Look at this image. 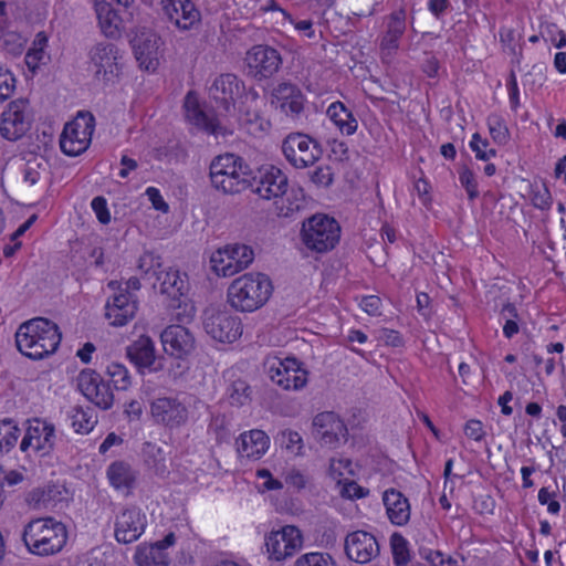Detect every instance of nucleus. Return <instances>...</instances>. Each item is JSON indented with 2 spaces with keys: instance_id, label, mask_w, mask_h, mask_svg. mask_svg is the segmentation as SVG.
Listing matches in <instances>:
<instances>
[{
  "instance_id": "f257e3e1",
  "label": "nucleus",
  "mask_w": 566,
  "mask_h": 566,
  "mask_svg": "<svg viewBox=\"0 0 566 566\" xmlns=\"http://www.w3.org/2000/svg\"><path fill=\"white\" fill-rule=\"evenodd\" d=\"M61 339L57 325L44 317L29 319L22 323L15 332L19 352L32 359H42L54 353Z\"/></svg>"
},
{
  "instance_id": "f03ea898",
  "label": "nucleus",
  "mask_w": 566,
  "mask_h": 566,
  "mask_svg": "<svg viewBox=\"0 0 566 566\" xmlns=\"http://www.w3.org/2000/svg\"><path fill=\"white\" fill-rule=\"evenodd\" d=\"M21 539L30 554L52 556L66 545L67 530L53 517L33 518L24 525Z\"/></svg>"
},
{
  "instance_id": "7ed1b4c3",
  "label": "nucleus",
  "mask_w": 566,
  "mask_h": 566,
  "mask_svg": "<svg viewBox=\"0 0 566 566\" xmlns=\"http://www.w3.org/2000/svg\"><path fill=\"white\" fill-rule=\"evenodd\" d=\"M273 291L270 277L263 273H245L231 282L228 302L239 312L251 313L261 308Z\"/></svg>"
},
{
  "instance_id": "20e7f679",
  "label": "nucleus",
  "mask_w": 566,
  "mask_h": 566,
  "mask_svg": "<svg viewBox=\"0 0 566 566\" xmlns=\"http://www.w3.org/2000/svg\"><path fill=\"white\" fill-rule=\"evenodd\" d=\"M251 170L243 159L233 154L216 157L210 164V181L223 193H239L250 186Z\"/></svg>"
},
{
  "instance_id": "39448f33",
  "label": "nucleus",
  "mask_w": 566,
  "mask_h": 566,
  "mask_svg": "<svg viewBox=\"0 0 566 566\" xmlns=\"http://www.w3.org/2000/svg\"><path fill=\"white\" fill-rule=\"evenodd\" d=\"M254 193L265 200L280 199L276 201L277 216L290 217L293 212L300 209L297 203H290L284 206L283 196L287 191L289 179L287 176L279 168L274 166L262 167L258 172L252 176L250 175V186Z\"/></svg>"
},
{
  "instance_id": "423d86ee",
  "label": "nucleus",
  "mask_w": 566,
  "mask_h": 566,
  "mask_svg": "<svg viewBox=\"0 0 566 566\" xmlns=\"http://www.w3.org/2000/svg\"><path fill=\"white\" fill-rule=\"evenodd\" d=\"M150 416L159 426L169 430L179 429L190 419L189 405L181 394L160 395L150 402Z\"/></svg>"
},
{
  "instance_id": "0eeeda50",
  "label": "nucleus",
  "mask_w": 566,
  "mask_h": 566,
  "mask_svg": "<svg viewBox=\"0 0 566 566\" xmlns=\"http://www.w3.org/2000/svg\"><path fill=\"white\" fill-rule=\"evenodd\" d=\"M302 237L306 248L324 253L334 249L338 243L340 227L333 218L315 214L303 223Z\"/></svg>"
},
{
  "instance_id": "6e6552de",
  "label": "nucleus",
  "mask_w": 566,
  "mask_h": 566,
  "mask_svg": "<svg viewBox=\"0 0 566 566\" xmlns=\"http://www.w3.org/2000/svg\"><path fill=\"white\" fill-rule=\"evenodd\" d=\"M281 148L285 159L296 169L313 166L323 154L318 142L303 133L289 134Z\"/></svg>"
},
{
  "instance_id": "1a4fd4ad",
  "label": "nucleus",
  "mask_w": 566,
  "mask_h": 566,
  "mask_svg": "<svg viewBox=\"0 0 566 566\" xmlns=\"http://www.w3.org/2000/svg\"><path fill=\"white\" fill-rule=\"evenodd\" d=\"M90 66L94 78L104 84L114 83L122 72L119 49L108 42L95 44L88 53Z\"/></svg>"
},
{
  "instance_id": "9d476101",
  "label": "nucleus",
  "mask_w": 566,
  "mask_h": 566,
  "mask_svg": "<svg viewBox=\"0 0 566 566\" xmlns=\"http://www.w3.org/2000/svg\"><path fill=\"white\" fill-rule=\"evenodd\" d=\"M202 325L206 333L220 343H233L242 335L241 319L228 311L207 308Z\"/></svg>"
},
{
  "instance_id": "9b49d317",
  "label": "nucleus",
  "mask_w": 566,
  "mask_h": 566,
  "mask_svg": "<svg viewBox=\"0 0 566 566\" xmlns=\"http://www.w3.org/2000/svg\"><path fill=\"white\" fill-rule=\"evenodd\" d=\"M253 250L245 244L227 245L210 258L211 269L221 276H232L247 269L253 261Z\"/></svg>"
},
{
  "instance_id": "f8f14e48",
  "label": "nucleus",
  "mask_w": 566,
  "mask_h": 566,
  "mask_svg": "<svg viewBox=\"0 0 566 566\" xmlns=\"http://www.w3.org/2000/svg\"><path fill=\"white\" fill-rule=\"evenodd\" d=\"M283 63L277 50L269 45H254L245 55L248 75L255 81H264L273 77Z\"/></svg>"
},
{
  "instance_id": "ddd939ff",
  "label": "nucleus",
  "mask_w": 566,
  "mask_h": 566,
  "mask_svg": "<svg viewBox=\"0 0 566 566\" xmlns=\"http://www.w3.org/2000/svg\"><path fill=\"white\" fill-rule=\"evenodd\" d=\"M107 286L114 291V294L106 302L105 317L112 326H124L136 315L137 298L132 292L122 290L116 281H111Z\"/></svg>"
},
{
  "instance_id": "4468645a",
  "label": "nucleus",
  "mask_w": 566,
  "mask_h": 566,
  "mask_svg": "<svg viewBox=\"0 0 566 566\" xmlns=\"http://www.w3.org/2000/svg\"><path fill=\"white\" fill-rule=\"evenodd\" d=\"M93 116L80 115L67 123L60 138L61 150L67 156H77L85 151L94 130Z\"/></svg>"
},
{
  "instance_id": "2eb2a0df",
  "label": "nucleus",
  "mask_w": 566,
  "mask_h": 566,
  "mask_svg": "<svg viewBox=\"0 0 566 566\" xmlns=\"http://www.w3.org/2000/svg\"><path fill=\"white\" fill-rule=\"evenodd\" d=\"M302 533L293 525H285L265 536V547L269 557L277 562L293 556L302 548Z\"/></svg>"
},
{
  "instance_id": "dca6fc26",
  "label": "nucleus",
  "mask_w": 566,
  "mask_h": 566,
  "mask_svg": "<svg viewBox=\"0 0 566 566\" xmlns=\"http://www.w3.org/2000/svg\"><path fill=\"white\" fill-rule=\"evenodd\" d=\"M313 437L321 446L336 448L347 441L348 430L344 421L333 411H324L313 419Z\"/></svg>"
},
{
  "instance_id": "f3484780",
  "label": "nucleus",
  "mask_w": 566,
  "mask_h": 566,
  "mask_svg": "<svg viewBox=\"0 0 566 566\" xmlns=\"http://www.w3.org/2000/svg\"><path fill=\"white\" fill-rule=\"evenodd\" d=\"M270 379L285 390H298L307 382V371L300 367L295 358H273L269 360Z\"/></svg>"
},
{
  "instance_id": "a211bd4d",
  "label": "nucleus",
  "mask_w": 566,
  "mask_h": 566,
  "mask_svg": "<svg viewBox=\"0 0 566 566\" xmlns=\"http://www.w3.org/2000/svg\"><path fill=\"white\" fill-rule=\"evenodd\" d=\"M146 526L147 516L139 507H124L115 516V539L120 544L134 543L144 534Z\"/></svg>"
},
{
  "instance_id": "6ab92c4d",
  "label": "nucleus",
  "mask_w": 566,
  "mask_h": 566,
  "mask_svg": "<svg viewBox=\"0 0 566 566\" xmlns=\"http://www.w3.org/2000/svg\"><path fill=\"white\" fill-rule=\"evenodd\" d=\"M30 126L28 102L21 98L12 101L1 115V136L8 140H18L30 129Z\"/></svg>"
},
{
  "instance_id": "aec40b11",
  "label": "nucleus",
  "mask_w": 566,
  "mask_h": 566,
  "mask_svg": "<svg viewBox=\"0 0 566 566\" xmlns=\"http://www.w3.org/2000/svg\"><path fill=\"white\" fill-rule=\"evenodd\" d=\"M77 388L94 405L101 409H109L114 395L107 382L93 369H84L77 376Z\"/></svg>"
},
{
  "instance_id": "412c9836",
  "label": "nucleus",
  "mask_w": 566,
  "mask_h": 566,
  "mask_svg": "<svg viewBox=\"0 0 566 566\" xmlns=\"http://www.w3.org/2000/svg\"><path fill=\"white\" fill-rule=\"evenodd\" d=\"M160 38L148 28H137L130 40L133 51L139 66L146 71H155L158 66V49Z\"/></svg>"
},
{
  "instance_id": "4be33fe9",
  "label": "nucleus",
  "mask_w": 566,
  "mask_h": 566,
  "mask_svg": "<svg viewBox=\"0 0 566 566\" xmlns=\"http://www.w3.org/2000/svg\"><path fill=\"white\" fill-rule=\"evenodd\" d=\"M271 104L284 115L297 118L304 111L305 96L291 82H281L271 91Z\"/></svg>"
},
{
  "instance_id": "5701e85b",
  "label": "nucleus",
  "mask_w": 566,
  "mask_h": 566,
  "mask_svg": "<svg viewBox=\"0 0 566 566\" xmlns=\"http://www.w3.org/2000/svg\"><path fill=\"white\" fill-rule=\"evenodd\" d=\"M344 546L347 557L358 564L369 563L379 555L376 537L365 531L349 533L345 538Z\"/></svg>"
},
{
  "instance_id": "b1692460",
  "label": "nucleus",
  "mask_w": 566,
  "mask_h": 566,
  "mask_svg": "<svg viewBox=\"0 0 566 566\" xmlns=\"http://www.w3.org/2000/svg\"><path fill=\"white\" fill-rule=\"evenodd\" d=\"M165 352L176 358L188 356L196 346L193 334L185 326L170 325L160 334Z\"/></svg>"
},
{
  "instance_id": "393cba45",
  "label": "nucleus",
  "mask_w": 566,
  "mask_h": 566,
  "mask_svg": "<svg viewBox=\"0 0 566 566\" xmlns=\"http://www.w3.org/2000/svg\"><path fill=\"white\" fill-rule=\"evenodd\" d=\"M161 8L167 19L181 31L200 22V12L191 0H161Z\"/></svg>"
},
{
  "instance_id": "a878e982",
  "label": "nucleus",
  "mask_w": 566,
  "mask_h": 566,
  "mask_svg": "<svg viewBox=\"0 0 566 566\" xmlns=\"http://www.w3.org/2000/svg\"><path fill=\"white\" fill-rule=\"evenodd\" d=\"M55 434L53 424L33 419L30 421L27 432L21 441L20 449L27 451L32 447L36 451H42L44 454L50 452L54 447Z\"/></svg>"
},
{
  "instance_id": "bb28decb",
  "label": "nucleus",
  "mask_w": 566,
  "mask_h": 566,
  "mask_svg": "<svg viewBox=\"0 0 566 566\" xmlns=\"http://www.w3.org/2000/svg\"><path fill=\"white\" fill-rule=\"evenodd\" d=\"M175 535L169 533L163 541L150 545H139L134 559L138 566H169L170 558L166 552L167 547L175 543Z\"/></svg>"
},
{
  "instance_id": "cd10ccee",
  "label": "nucleus",
  "mask_w": 566,
  "mask_h": 566,
  "mask_svg": "<svg viewBox=\"0 0 566 566\" xmlns=\"http://www.w3.org/2000/svg\"><path fill=\"white\" fill-rule=\"evenodd\" d=\"M406 31V12L403 9L388 15L386 33L380 41L382 59H390L399 48V40Z\"/></svg>"
},
{
  "instance_id": "c85d7f7f",
  "label": "nucleus",
  "mask_w": 566,
  "mask_h": 566,
  "mask_svg": "<svg viewBox=\"0 0 566 566\" xmlns=\"http://www.w3.org/2000/svg\"><path fill=\"white\" fill-rule=\"evenodd\" d=\"M270 447V438L259 429H253L240 434L237 440V452L240 458L258 460L265 454Z\"/></svg>"
},
{
  "instance_id": "c756f323",
  "label": "nucleus",
  "mask_w": 566,
  "mask_h": 566,
  "mask_svg": "<svg viewBox=\"0 0 566 566\" xmlns=\"http://www.w3.org/2000/svg\"><path fill=\"white\" fill-rule=\"evenodd\" d=\"M243 83L234 74H221L218 76L211 88V96L223 104L226 111L229 109L230 105L241 96L243 92Z\"/></svg>"
},
{
  "instance_id": "7c9ffc66",
  "label": "nucleus",
  "mask_w": 566,
  "mask_h": 566,
  "mask_svg": "<svg viewBox=\"0 0 566 566\" xmlns=\"http://www.w3.org/2000/svg\"><path fill=\"white\" fill-rule=\"evenodd\" d=\"M382 502L389 521L397 526L406 525L410 520L409 500L398 490L388 489L382 494Z\"/></svg>"
},
{
  "instance_id": "2f4dec72",
  "label": "nucleus",
  "mask_w": 566,
  "mask_h": 566,
  "mask_svg": "<svg viewBox=\"0 0 566 566\" xmlns=\"http://www.w3.org/2000/svg\"><path fill=\"white\" fill-rule=\"evenodd\" d=\"M186 118L191 124L205 129L209 134L224 135L222 127L213 118H209L199 107L197 99L191 95L187 94L185 101Z\"/></svg>"
},
{
  "instance_id": "473e14b6",
  "label": "nucleus",
  "mask_w": 566,
  "mask_h": 566,
  "mask_svg": "<svg viewBox=\"0 0 566 566\" xmlns=\"http://www.w3.org/2000/svg\"><path fill=\"white\" fill-rule=\"evenodd\" d=\"M127 356L139 369L149 368L155 363V346L150 337L142 335L127 347Z\"/></svg>"
},
{
  "instance_id": "72a5a7b5",
  "label": "nucleus",
  "mask_w": 566,
  "mask_h": 566,
  "mask_svg": "<svg viewBox=\"0 0 566 566\" xmlns=\"http://www.w3.org/2000/svg\"><path fill=\"white\" fill-rule=\"evenodd\" d=\"M326 114L343 135L350 136L357 130V119L342 102L332 103Z\"/></svg>"
},
{
  "instance_id": "f704fd0d",
  "label": "nucleus",
  "mask_w": 566,
  "mask_h": 566,
  "mask_svg": "<svg viewBox=\"0 0 566 566\" xmlns=\"http://www.w3.org/2000/svg\"><path fill=\"white\" fill-rule=\"evenodd\" d=\"M157 283L159 284V291L163 294H167L172 298H176L178 295H182L185 282L180 277L178 270L171 268L166 271L161 270L159 274H157L154 287L157 286Z\"/></svg>"
},
{
  "instance_id": "c9c22d12",
  "label": "nucleus",
  "mask_w": 566,
  "mask_h": 566,
  "mask_svg": "<svg viewBox=\"0 0 566 566\" xmlns=\"http://www.w3.org/2000/svg\"><path fill=\"white\" fill-rule=\"evenodd\" d=\"M95 11L102 32L108 38L116 36L120 18L112 6L105 1H99L95 4Z\"/></svg>"
},
{
  "instance_id": "e433bc0d",
  "label": "nucleus",
  "mask_w": 566,
  "mask_h": 566,
  "mask_svg": "<svg viewBox=\"0 0 566 566\" xmlns=\"http://www.w3.org/2000/svg\"><path fill=\"white\" fill-rule=\"evenodd\" d=\"M107 476L111 484L119 489H130L136 480V474L129 464L119 461L114 462L108 467Z\"/></svg>"
},
{
  "instance_id": "4c0bfd02",
  "label": "nucleus",
  "mask_w": 566,
  "mask_h": 566,
  "mask_svg": "<svg viewBox=\"0 0 566 566\" xmlns=\"http://www.w3.org/2000/svg\"><path fill=\"white\" fill-rule=\"evenodd\" d=\"M71 426L77 433H88L97 423V417L93 409L74 407L70 413Z\"/></svg>"
},
{
  "instance_id": "58836bf2",
  "label": "nucleus",
  "mask_w": 566,
  "mask_h": 566,
  "mask_svg": "<svg viewBox=\"0 0 566 566\" xmlns=\"http://www.w3.org/2000/svg\"><path fill=\"white\" fill-rule=\"evenodd\" d=\"M20 429L11 419L0 421V454L8 453L18 442Z\"/></svg>"
},
{
  "instance_id": "ea45409f",
  "label": "nucleus",
  "mask_w": 566,
  "mask_h": 566,
  "mask_svg": "<svg viewBox=\"0 0 566 566\" xmlns=\"http://www.w3.org/2000/svg\"><path fill=\"white\" fill-rule=\"evenodd\" d=\"M230 403L244 406L251 399V387L243 379H237L228 388Z\"/></svg>"
},
{
  "instance_id": "a19ab883",
  "label": "nucleus",
  "mask_w": 566,
  "mask_h": 566,
  "mask_svg": "<svg viewBox=\"0 0 566 566\" xmlns=\"http://www.w3.org/2000/svg\"><path fill=\"white\" fill-rule=\"evenodd\" d=\"M106 373L116 390H127L132 384L127 368L119 363H111Z\"/></svg>"
},
{
  "instance_id": "79ce46f5",
  "label": "nucleus",
  "mask_w": 566,
  "mask_h": 566,
  "mask_svg": "<svg viewBox=\"0 0 566 566\" xmlns=\"http://www.w3.org/2000/svg\"><path fill=\"white\" fill-rule=\"evenodd\" d=\"M138 270L148 279L157 277L161 271L160 256L153 252H145L138 260Z\"/></svg>"
},
{
  "instance_id": "37998d69",
  "label": "nucleus",
  "mask_w": 566,
  "mask_h": 566,
  "mask_svg": "<svg viewBox=\"0 0 566 566\" xmlns=\"http://www.w3.org/2000/svg\"><path fill=\"white\" fill-rule=\"evenodd\" d=\"M231 423L224 415H214L209 424V432L213 433L218 442L228 441L231 436Z\"/></svg>"
},
{
  "instance_id": "c03bdc74",
  "label": "nucleus",
  "mask_w": 566,
  "mask_h": 566,
  "mask_svg": "<svg viewBox=\"0 0 566 566\" xmlns=\"http://www.w3.org/2000/svg\"><path fill=\"white\" fill-rule=\"evenodd\" d=\"M394 563L397 566L406 565L409 562L408 543L400 534L395 533L390 538Z\"/></svg>"
},
{
  "instance_id": "a18cd8bd",
  "label": "nucleus",
  "mask_w": 566,
  "mask_h": 566,
  "mask_svg": "<svg viewBox=\"0 0 566 566\" xmlns=\"http://www.w3.org/2000/svg\"><path fill=\"white\" fill-rule=\"evenodd\" d=\"M60 494V491L54 485H49L43 489H35L30 494V500L38 506L48 509L52 505L54 497Z\"/></svg>"
},
{
  "instance_id": "49530a36",
  "label": "nucleus",
  "mask_w": 566,
  "mask_h": 566,
  "mask_svg": "<svg viewBox=\"0 0 566 566\" xmlns=\"http://www.w3.org/2000/svg\"><path fill=\"white\" fill-rule=\"evenodd\" d=\"M489 130L492 139L499 144L504 145L507 143L510 133L500 116H490L488 118Z\"/></svg>"
},
{
  "instance_id": "de8ad7c7",
  "label": "nucleus",
  "mask_w": 566,
  "mask_h": 566,
  "mask_svg": "<svg viewBox=\"0 0 566 566\" xmlns=\"http://www.w3.org/2000/svg\"><path fill=\"white\" fill-rule=\"evenodd\" d=\"M459 180L461 186L465 189L470 200L479 197L478 181L475 175L468 167H462L459 170Z\"/></svg>"
},
{
  "instance_id": "09e8293b",
  "label": "nucleus",
  "mask_w": 566,
  "mask_h": 566,
  "mask_svg": "<svg viewBox=\"0 0 566 566\" xmlns=\"http://www.w3.org/2000/svg\"><path fill=\"white\" fill-rule=\"evenodd\" d=\"M489 142L486 139H482L480 134L475 133L472 136V140L470 143L471 149L475 153V157L480 160H489L491 157H494L496 151L493 148L488 149Z\"/></svg>"
},
{
  "instance_id": "8fccbe9b",
  "label": "nucleus",
  "mask_w": 566,
  "mask_h": 566,
  "mask_svg": "<svg viewBox=\"0 0 566 566\" xmlns=\"http://www.w3.org/2000/svg\"><path fill=\"white\" fill-rule=\"evenodd\" d=\"M46 174V164L28 163L23 171V180L29 186L36 185Z\"/></svg>"
},
{
  "instance_id": "3c124183",
  "label": "nucleus",
  "mask_w": 566,
  "mask_h": 566,
  "mask_svg": "<svg viewBox=\"0 0 566 566\" xmlns=\"http://www.w3.org/2000/svg\"><path fill=\"white\" fill-rule=\"evenodd\" d=\"M311 180L318 187H329L334 180V172L328 165H321L311 172Z\"/></svg>"
},
{
  "instance_id": "603ef678",
  "label": "nucleus",
  "mask_w": 566,
  "mask_h": 566,
  "mask_svg": "<svg viewBox=\"0 0 566 566\" xmlns=\"http://www.w3.org/2000/svg\"><path fill=\"white\" fill-rule=\"evenodd\" d=\"M332 558L322 553H308L298 557L294 566H331Z\"/></svg>"
},
{
  "instance_id": "864d4df0",
  "label": "nucleus",
  "mask_w": 566,
  "mask_h": 566,
  "mask_svg": "<svg viewBox=\"0 0 566 566\" xmlns=\"http://www.w3.org/2000/svg\"><path fill=\"white\" fill-rule=\"evenodd\" d=\"M556 492L551 491L549 488H542L538 491V502L542 505H547V511L551 514H558L560 511V504L556 500Z\"/></svg>"
},
{
  "instance_id": "5fc2aeb1",
  "label": "nucleus",
  "mask_w": 566,
  "mask_h": 566,
  "mask_svg": "<svg viewBox=\"0 0 566 566\" xmlns=\"http://www.w3.org/2000/svg\"><path fill=\"white\" fill-rule=\"evenodd\" d=\"M541 34L546 41H551L556 48H563L566 45V34L558 30L557 25L554 23L546 24Z\"/></svg>"
},
{
  "instance_id": "6e6d98bb",
  "label": "nucleus",
  "mask_w": 566,
  "mask_h": 566,
  "mask_svg": "<svg viewBox=\"0 0 566 566\" xmlns=\"http://www.w3.org/2000/svg\"><path fill=\"white\" fill-rule=\"evenodd\" d=\"M15 88V78L8 71L0 67V102L9 98Z\"/></svg>"
},
{
  "instance_id": "4d7b16f0",
  "label": "nucleus",
  "mask_w": 566,
  "mask_h": 566,
  "mask_svg": "<svg viewBox=\"0 0 566 566\" xmlns=\"http://www.w3.org/2000/svg\"><path fill=\"white\" fill-rule=\"evenodd\" d=\"M282 444L292 453L300 454L303 448L302 437L298 432L293 430H285L281 434Z\"/></svg>"
},
{
  "instance_id": "13d9d810",
  "label": "nucleus",
  "mask_w": 566,
  "mask_h": 566,
  "mask_svg": "<svg viewBox=\"0 0 566 566\" xmlns=\"http://www.w3.org/2000/svg\"><path fill=\"white\" fill-rule=\"evenodd\" d=\"M532 202L534 207L545 210L552 205V196L549 190L542 185L533 190Z\"/></svg>"
},
{
  "instance_id": "bf43d9fd",
  "label": "nucleus",
  "mask_w": 566,
  "mask_h": 566,
  "mask_svg": "<svg viewBox=\"0 0 566 566\" xmlns=\"http://www.w3.org/2000/svg\"><path fill=\"white\" fill-rule=\"evenodd\" d=\"M91 207L101 223L107 224L111 221V214H109V211L107 208V201L104 197H102V196L95 197L91 202Z\"/></svg>"
},
{
  "instance_id": "052dcab7",
  "label": "nucleus",
  "mask_w": 566,
  "mask_h": 566,
  "mask_svg": "<svg viewBox=\"0 0 566 566\" xmlns=\"http://www.w3.org/2000/svg\"><path fill=\"white\" fill-rule=\"evenodd\" d=\"M464 432L468 438L474 441H481L485 437L483 424L476 419H471L465 423Z\"/></svg>"
},
{
  "instance_id": "680f3d73",
  "label": "nucleus",
  "mask_w": 566,
  "mask_h": 566,
  "mask_svg": "<svg viewBox=\"0 0 566 566\" xmlns=\"http://www.w3.org/2000/svg\"><path fill=\"white\" fill-rule=\"evenodd\" d=\"M340 494L348 499H361L368 494V491L358 485L355 481H350L343 485Z\"/></svg>"
},
{
  "instance_id": "e2e57ef3",
  "label": "nucleus",
  "mask_w": 566,
  "mask_h": 566,
  "mask_svg": "<svg viewBox=\"0 0 566 566\" xmlns=\"http://www.w3.org/2000/svg\"><path fill=\"white\" fill-rule=\"evenodd\" d=\"M360 307L369 315H379L381 307V300L376 295H368L360 301Z\"/></svg>"
},
{
  "instance_id": "0e129e2a",
  "label": "nucleus",
  "mask_w": 566,
  "mask_h": 566,
  "mask_svg": "<svg viewBox=\"0 0 566 566\" xmlns=\"http://www.w3.org/2000/svg\"><path fill=\"white\" fill-rule=\"evenodd\" d=\"M256 476L264 480L263 488L268 491L281 490L283 488V483L274 479L268 469L258 470Z\"/></svg>"
},
{
  "instance_id": "69168bd1",
  "label": "nucleus",
  "mask_w": 566,
  "mask_h": 566,
  "mask_svg": "<svg viewBox=\"0 0 566 566\" xmlns=\"http://www.w3.org/2000/svg\"><path fill=\"white\" fill-rule=\"evenodd\" d=\"M146 195L148 196V199L151 201L155 209L167 212L168 211V205L163 199L159 190L155 187H149L146 190Z\"/></svg>"
},
{
  "instance_id": "338daca9",
  "label": "nucleus",
  "mask_w": 566,
  "mask_h": 566,
  "mask_svg": "<svg viewBox=\"0 0 566 566\" xmlns=\"http://www.w3.org/2000/svg\"><path fill=\"white\" fill-rule=\"evenodd\" d=\"M44 59V52L30 48L24 56L25 64L34 72Z\"/></svg>"
},
{
  "instance_id": "774afa93",
  "label": "nucleus",
  "mask_w": 566,
  "mask_h": 566,
  "mask_svg": "<svg viewBox=\"0 0 566 566\" xmlns=\"http://www.w3.org/2000/svg\"><path fill=\"white\" fill-rule=\"evenodd\" d=\"M285 483L296 490H301L305 486V476L297 470H291L285 478Z\"/></svg>"
}]
</instances>
